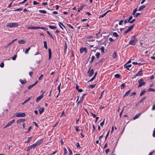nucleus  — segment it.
<instances>
[{
    "label": "nucleus",
    "mask_w": 155,
    "mask_h": 155,
    "mask_svg": "<svg viewBox=\"0 0 155 155\" xmlns=\"http://www.w3.org/2000/svg\"><path fill=\"white\" fill-rule=\"evenodd\" d=\"M137 41V38L135 36H133L132 37V38L129 43V44L132 45H134Z\"/></svg>",
    "instance_id": "1"
},
{
    "label": "nucleus",
    "mask_w": 155,
    "mask_h": 155,
    "mask_svg": "<svg viewBox=\"0 0 155 155\" xmlns=\"http://www.w3.org/2000/svg\"><path fill=\"white\" fill-rule=\"evenodd\" d=\"M6 26L7 27L12 28L14 27H17L18 26V23H7Z\"/></svg>",
    "instance_id": "2"
},
{
    "label": "nucleus",
    "mask_w": 155,
    "mask_h": 155,
    "mask_svg": "<svg viewBox=\"0 0 155 155\" xmlns=\"http://www.w3.org/2000/svg\"><path fill=\"white\" fill-rule=\"evenodd\" d=\"M143 78H141L138 81L139 85L138 87H140L143 85H144L145 83V82H143Z\"/></svg>",
    "instance_id": "3"
},
{
    "label": "nucleus",
    "mask_w": 155,
    "mask_h": 155,
    "mask_svg": "<svg viewBox=\"0 0 155 155\" xmlns=\"http://www.w3.org/2000/svg\"><path fill=\"white\" fill-rule=\"evenodd\" d=\"M16 116L18 117H24L25 116V113L19 112L18 113H16Z\"/></svg>",
    "instance_id": "4"
},
{
    "label": "nucleus",
    "mask_w": 155,
    "mask_h": 155,
    "mask_svg": "<svg viewBox=\"0 0 155 155\" xmlns=\"http://www.w3.org/2000/svg\"><path fill=\"white\" fill-rule=\"evenodd\" d=\"M43 139H41L38 141H37L35 143L37 146L40 145V144L42 143L43 141Z\"/></svg>",
    "instance_id": "5"
},
{
    "label": "nucleus",
    "mask_w": 155,
    "mask_h": 155,
    "mask_svg": "<svg viewBox=\"0 0 155 155\" xmlns=\"http://www.w3.org/2000/svg\"><path fill=\"white\" fill-rule=\"evenodd\" d=\"M43 94H42L40 96L37 97L36 100V102H38L43 98Z\"/></svg>",
    "instance_id": "6"
},
{
    "label": "nucleus",
    "mask_w": 155,
    "mask_h": 155,
    "mask_svg": "<svg viewBox=\"0 0 155 155\" xmlns=\"http://www.w3.org/2000/svg\"><path fill=\"white\" fill-rule=\"evenodd\" d=\"M15 122V120H13L9 122L5 127V128L11 125Z\"/></svg>",
    "instance_id": "7"
},
{
    "label": "nucleus",
    "mask_w": 155,
    "mask_h": 155,
    "mask_svg": "<svg viewBox=\"0 0 155 155\" xmlns=\"http://www.w3.org/2000/svg\"><path fill=\"white\" fill-rule=\"evenodd\" d=\"M143 71L142 69H140V70L138 71L136 75L134 78H135L136 77L141 76L143 74Z\"/></svg>",
    "instance_id": "8"
},
{
    "label": "nucleus",
    "mask_w": 155,
    "mask_h": 155,
    "mask_svg": "<svg viewBox=\"0 0 155 155\" xmlns=\"http://www.w3.org/2000/svg\"><path fill=\"white\" fill-rule=\"evenodd\" d=\"M134 25H132L131 26H130L129 27V28H128V29L127 30V31H128V32H129L130 31L134 28Z\"/></svg>",
    "instance_id": "9"
},
{
    "label": "nucleus",
    "mask_w": 155,
    "mask_h": 155,
    "mask_svg": "<svg viewBox=\"0 0 155 155\" xmlns=\"http://www.w3.org/2000/svg\"><path fill=\"white\" fill-rule=\"evenodd\" d=\"M132 66V65L131 64H128V65H127V64H125L124 65V67L127 68V69L129 70V68H130V67Z\"/></svg>",
    "instance_id": "10"
},
{
    "label": "nucleus",
    "mask_w": 155,
    "mask_h": 155,
    "mask_svg": "<svg viewBox=\"0 0 155 155\" xmlns=\"http://www.w3.org/2000/svg\"><path fill=\"white\" fill-rule=\"evenodd\" d=\"M141 113H140V114H137L135 116H134L133 118V120H134L137 118L141 114Z\"/></svg>",
    "instance_id": "11"
},
{
    "label": "nucleus",
    "mask_w": 155,
    "mask_h": 155,
    "mask_svg": "<svg viewBox=\"0 0 155 155\" xmlns=\"http://www.w3.org/2000/svg\"><path fill=\"white\" fill-rule=\"evenodd\" d=\"M49 52V59H50L51 56V49L49 48L48 49Z\"/></svg>",
    "instance_id": "12"
},
{
    "label": "nucleus",
    "mask_w": 155,
    "mask_h": 155,
    "mask_svg": "<svg viewBox=\"0 0 155 155\" xmlns=\"http://www.w3.org/2000/svg\"><path fill=\"white\" fill-rule=\"evenodd\" d=\"M37 146V145L35 143L30 147V148H31V149H32L33 148H35Z\"/></svg>",
    "instance_id": "13"
},
{
    "label": "nucleus",
    "mask_w": 155,
    "mask_h": 155,
    "mask_svg": "<svg viewBox=\"0 0 155 155\" xmlns=\"http://www.w3.org/2000/svg\"><path fill=\"white\" fill-rule=\"evenodd\" d=\"M131 90H130L128 91L124 95L123 97H124L126 96H127L129 94L130 92L131 91Z\"/></svg>",
    "instance_id": "14"
},
{
    "label": "nucleus",
    "mask_w": 155,
    "mask_h": 155,
    "mask_svg": "<svg viewBox=\"0 0 155 155\" xmlns=\"http://www.w3.org/2000/svg\"><path fill=\"white\" fill-rule=\"evenodd\" d=\"M145 7L146 6L144 5H142L139 8L138 11H140L143 9V8H145Z\"/></svg>",
    "instance_id": "15"
},
{
    "label": "nucleus",
    "mask_w": 155,
    "mask_h": 155,
    "mask_svg": "<svg viewBox=\"0 0 155 155\" xmlns=\"http://www.w3.org/2000/svg\"><path fill=\"white\" fill-rule=\"evenodd\" d=\"M31 97H29L27 100H25L24 102L22 103V105H24L26 103H27L28 101L30 100H31Z\"/></svg>",
    "instance_id": "16"
},
{
    "label": "nucleus",
    "mask_w": 155,
    "mask_h": 155,
    "mask_svg": "<svg viewBox=\"0 0 155 155\" xmlns=\"http://www.w3.org/2000/svg\"><path fill=\"white\" fill-rule=\"evenodd\" d=\"M20 82L22 84H24L25 83H26V81L25 79H24V80H22L21 79H20Z\"/></svg>",
    "instance_id": "17"
},
{
    "label": "nucleus",
    "mask_w": 155,
    "mask_h": 155,
    "mask_svg": "<svg viewBox=\"0 0 155 155\" xmlns=\"http://www.w3.org/2000/svg\"><path fill=\"white\" fill-rule=\"evenodd\" d=\"M48 27L51 29H56L57 28L55 26H53L51 25H49Z\"/></svg>",
    "instance_id": "18"
},
{
    "label": "nucleus",
    "mask_w": 155,
    "mask_h": 155,
    "mask_svg": "<svg viewBox=\"0 0 155 155\" xmlns=\"http://www.w3.org/2000/svg\"><path fill=\"white\" fill-rule=\"evenodd\" d=\"M39 111L40 114H42L44 111V107H42L41 109H39Z\"/></svg>",
    "instance_id": "19"
},
{
    "label": "nucleus",
    "mask_w": 155,
    "mask_h": 155,
    "mask_svg": "<svg viewBox=\"0 0 155 155\" xmlns=\"http://www.w3.org/2000/svg\"><path fill=\"white\" fill-rule=\"evenodd\" d=\"M18 42L19 44H24V43H25L26 42H25V41L24 40H22L18 41Z\"/></svg>",
    "instance_id": "20"
},
{
    "label": "nucleus",
    "mask_w": 155,
    "mask_h": 155,
    "mask_svg": "<svg viewBox=\"0 0 155 155\" xmlns=\"http://www.w3.org/2000/svg\"><path fill=\"white\" fill-rule=\"evenodd\" d=\"M32 137H28V140H27L26 141H25V143H28L29 142H30V141L32 139Z\"/></svg>",
    "instance_id": "21"
},
{
    "label": "nucleus",
    "mask_w": 155,
    "mask_h": 155,
    "mask_svg": "<svg viewBox=\"0 0 155 155\" xmlns=\"http://www.w3.org/2000/svg\"><path fill=\"white\" fill-rule=\"evenodd\" d=\"M47 33L49 35V36L51 37L52 38L54 39V38L51 34L50 32L48 31H47Z\"/></svg>",
    "instance_id": "22"
},
{
    "label": "nucleus",
    "mask_w": 155,
    "mask_h": 155,
    "mask_svg": "<svg viewBox=\"0 0 155 155\" xmlns=\"http://www.w3.org/2000/svg\"><path fill=\"white\" fill-rule=\"evenodd\" d=\"M44 48L46 49H47L48 48V46H47V42L46 41H44Z\"/></svg>",
    "instance_id": "23"
},
{
    "label": "nucleus",
    "mask_w": 155,
    "mask_h": 155,
    "mask_svg": "<svg viewBox=\"0 0 155 155\" xmlns=\"http://www.w3.org/2000/svg\"><path fill=\"white\" fill-rule=\"evenodd\" d=\"M59 25L61 28L62 30H63V28L62 27V26L64 27V26L62 24V23L59 22Z\"/></svg>",
    "instance_id": "24"
},
{
    "label": "nucleus",
    "mask_w": 155,
    "mask_h": 155,
    "mask_svg": "<svg viewBox=\"0 0 155 155\" xmlns=\"http://www.w3.org/2000/svg\"><path fill=\"white\" fill-rule=\"evenodd\" d=\"M94 74V71L93 70V69H92L90 72V73L89 74V75L90 76H91L92 75H93Z\"/></svg>",
    "instance_id": "25"
},
{
    "label": "nucleus",
    "mask_w": 155,
    "mask_h": 155,
    "mask_svg": "<svg viewBox=\"0 0 155 155\" xmlns=\"http://www.w3.org/2000/svg\"><path fill=\"white\" fill-rule=\"evenodd\" d=\"M108 12V11H107V12H105V13H104V14H102V15H101L100 16V18H103V17H104L106 15V14Z\"/></svg>",
    "instance_id": "26"
},
{
    "label": "nucleus",
    "mask_w": 155,
    "mask_h": 155,
    "mask_svg": "<svg viewBox=\"0 0 155 155\" xmlns=\"http://www.w3.org/2000/svg\"><path fill=\"white\" fill-rule=\"evenodd\" d=\"M39 11L40 13H43L44 14H46L47 13L46 11L44 10H39Z\"/></svg>",
    "instance_id": "27"
},
{
    "label": "nucleus",
    "mask_w": 155,
    "mask_h": 155,
    "mask_svg": "<svg viewBox=\"0 0 155 155\" xmlns=\"http://www.w3.org/2000/svg\"><path fill=\"white\" fill-rule=\"evenodd\" d=\"M145 92V90H143V91H142L140 93V96H142L143 94H144Z\"/></svg>",
    "instance_id": "28"
},
{
    "label": "nucleus",
    "mask_w": 155,
    "mask_h": 155,
    "mask_svg": "<svg viewBox=\"0 0 155 155\" xmlns=\"http://www.w3.org/2000/svg\"><path fill=\"white\" fill-rule=\"evenodd\" d=\"M67 44L66 43H65V45H64V52H65L67 49Z\"/></svg>",
    "instance_id": "29"
},
{
    "label": "nucleus",
    "mask_w": 155,
    "mask_h": 155,
    "mask_svg": "<svg viewBox=\"0 0 155 155\" xmlns=\"http://www.w3.org/2000/svg\"><path fill=\"white\" fill-rule=\"evenodd\" d=\"M12 43L11 42L9 43L7 45V46H5V48H8V47L10 46Z\"/></svg>",
    "instance_id": "30"
},
{
    "label": "nucleus",
    "mask_w": 155,
    "mask_h": 155,
    "mask_svg": "<svg viewBox=\"0 0 155 155\" xmlns=\"http://www.w3.org/2000/svg\"><path fill=\"white\" fill-rule=\"evenodd\" d=\"M114 77L117 78H120V75L119 74H117L114 75Z\"/></svg>",
    "instance_id": "31"
},
{
    "label": "nucleus",
    "mask_w": 155,
    "mask_h": 155,
    "mask_svg": "<svg viewBox=\"0 0 155 155\" xmlns=\"http://www.w3.org/2000/svg\"><path fill=\"white\" fill-rule=\"evenodd\" d=\"M146 97H143V98H142L141 99V100L139 102V103L143 102L144 101V100L146 99Z\"/></svg>",
    "instance_id": "32"
},
{
    "label": "nucleus",
    "mask_w": 155,
    "mask_h": 155,
    "mask_svg": "<svg viewBox=\"0 0 155 155\" xmlns=\"http://www.w3.org/2000/svg\"><path fill=\"white\" fill-rule=\"evenodd\" d=\"M96 84L90 85L88 86L89 88H93L95 86Z\"/></svg>",
    "instance_id": "33"
},
{
    "label": "nucleus",
    "mask_w": 155,
    "mask_h": 155,
    "mask_svg": "<svg viewBox=\"0 0 155 155\" xmlns=\"http://www.w3.org/2000/svg\"><path fill=\"white\" fill-rule=\"evenodd\" d=\"M104 47L103 46L101 47L100 48V50H101V52L103 53H104Z\"/></svg>",
    "instance_id": "34"
},
{
    "label": "nucleus",
    "mask_w": 155,
    "mask_h": 155,
    "mask_svg": "<svg viewBox=\"0 0 155 155\" xmlns=\"http://www.w3.org/2000/svg\"><path fill=\"white\" fill-rule=\"evenodd\" d=\"M86 50V48H82L81 49H80V52L81 53H82L84 51Z\"/></svg>",
    "instance_id": "35"
},
{
    "label": "nucleus",
    "mask_w": 155,
    "mask_h": 155,
    "mask_svg": "<svg viewBox=\"0 0 155 155\" xmlns=\"http://www.w3.org/2000/svg\"><path fill=\"white\" fill-rule=\"evenodd\" d=\"M125 87V84L123 83L121 85V89L124 88Z\"/></svg>",
    "instance_id": "36"
},
{
    "label": "nucleus",
    "mask_w": 155,
    "mask_h": 155,
    "mask_svg": "<svg viewBox=\"0 0 155 155\" xmlns=\"http://www.w3.org/2000/svg\"><path fill=\"white\" fill-rule=\"evenodd\" d=\"M23 9L22 8H20L18 9H16L15 10H14L15 11H21Z\"/></svg>",
    "instance_id": "37"
},
{
    "label": "nucleus",
    "mask_w": 155,
    "mask_h": 155,
    "mask_svg": "<svg viewBox=\"0 0 155 155\" xmlns=\"http://www.w3.org/2000/svg\"><path fill=\"white\" fill-rule=\"evenodd\" d=\"M95 58V57L94 56H92L91 58V60L90 62V63H92L93 61H94V59Z\"/></svg>",
    "instance_id": "38"
},
{
    "label": "nucleus",
    "mask_w": 155,
    "mask_h": 155,
    "mask_svg": "<svg viewBox=\"0 0 155 155\" xmlns=\"http://www.w3.org/2000/svg\"><path fill=\"white\" fill-rule=\"evenodd\" d=\"M69 150V155H71L72 154V151L70 149V148L68 149Z\"/></svg>",
    "instance_id": "39"
},
{
    "label": "nucleus",
    "mask_w": 155,
    "mask_h": 155,
    "mask_svg": "<svg viewBox=\"0 0 155 155\" xmlns=\"http://www.w3.org/2000/svg\"><path fill=\"white\" fill-rule=\"evenodd\" d=\"M113 57L114 58H116L117 57V55H116V53L115 52H114L113 54Z\"/></svg>",
    "instance_id": "40"
},
{
    "label": "nucleus",
    "mask_w": 155,
    "mask_h": 155,
    "mask_svg": "<svg viewBox=\"0 0 155 155\" xmlns=\"http://www.w3.org/2000/svg\"><path fill=\"white\" fill-rule=\"evenodd\" d=\"M113 35L116 37H117L118 36V35L117 34V33L116 32H114L113 33Z\"/></svg>",
    "instance_id": "41"
},
{
    "label": "nucleus",
    "mask_w": 155,
    "mask_h": 155,
    "mask_svg": "<svg viewBox=\"0 0 155 155\" xmlns=\"http://www.w3.org/2000/svg\"><path fill=\"white\" fill-rule=\"evenodd\" d=\"M16 57L17 55H15L12 57V58L13 60H15L16 59Z\"/></svg>",
    "instance_id": "42"
},
{
    "label": "nucleus",
    "mask_w": 155,
    "mask_h": 155,
    "mask_svg": "<svg viewBox=\"0 0 155 155\" xmlns=\"http://www.w3.org/2000/svg\"><path fill=\"white\" fill-rule=\"evenodd\" d=\"M130 21H128V20L127 19H126L124 22V24L125 25V24L126 23L128 22V23H130Z\"/></svg>",
    "instance_id": "43"
},
{
    "label": "nucleus",
    "mask_w": 155,
    "mask_h": 155,
    "mask_svg": "<svg viewBox=\"0 0 155 155\" xmlns=\"http://www.w3.org/2000/svg\"><path fill=\"white\" fill-rule=\"evenodd\" d=\"M67 151L66 148L64 149V155H65L67 153Z\"/></svg>",
    "instance_id": "44"
},
{
    "label": "nucleus",
    "mask_w": 155,
    "mask_h": 155,
    "mask_svg": "<svg viewBox=\"0 0 155 155\" xmlns=\"http://www.w3.org/2000/svg\"><path fill=\"white\" fill-rule=\"evenodd\" d=\"M137 11V8H135V9H134L133 12H132L133 15H134V14Z\"/></svg>",
    "instance_id": "45"
},
{
    "label": "nucleus",
    "mask_w": 155,
    "mask_h": 155,
    "mask_svg": "<svg viewBox=\"0 0 155 155\" xmlns=\"http://www.w3.org/2000/svg\"><path fill=\"white\" fill-rule=\"evenodd\" d=\"M104 91H103L101 93V95L100 97H99V99H101L103 97V93H104Z\"/></svg>",
    "instance_id": "46"
},
{
    "label": "nucleus",
    "mask_w": 155,
    "mask_h": 155,
    "mask_svg": "<svg viewBox=\"0 0 155 155\" xmlns=\"http://www.w3.org/2000/svg\"><path fill=\"white\" fill-rule=\"evenodd\" d=\"M75 129L77 131H79V127L78 126H76L75 127Z\"/></svg>",
    "instance_id": "47"
},
{
    "label": "nucleus",
    "mask_w": 155,
    "mask_h": 155,
    "mask_svg": "<svg viewBox=\"0 0 155 155\" xmlns=\"http://www.w3.org/2000/svg\"><path fill=\"white\" fill-rule=\"evenodd\" d=\"M100 55V53H97L95 55L97 58H98Z\"/></svg>",
    "instance_id": "48"
},
{
    "label": "nucleus",
    "mask_w": 155,
    "mask_h": 155,
    "mask_svg": "<svg viewBox=\"0 0 155 155\" xmlns=\"http://www.w3.org/2000/svg\"><path fill=\"white\" fill-rule=\"evenodd\" d=\"M61 83H60L59 85L58 86V91H59V93L60 92V87H61Z\"/></svg>",
    "instance_id": "49"
},
{
    "label": "nucleus",
    "mask_w": 155,
    "mask_h": 155,
    "mask_svg": "<svg viewBox=\"0 0 155 155\" xmlns=\"http://www.w3.org/2000/svg\"><path fill=\"white\" fill-rule=\"evenodd\" d=\"M67 25L69 27L71 28L74 29V27L70 24H67Z\"/></svg>",
    "instance_id": "50"
},
{
    "label": "nucleus",
    "mask_w": 155,
    "mask_h": 155,
    "mask_svg": "<svg viewBox=\"0 0 155 155\" xmlns=\"http://www.w3.org/2000/svg\"><path fill=\"white\" fill-rule=\"evenodd\" d=\"M83 6H81L79 8H78V12H80V10H81L83 8Z\"/></svg>",
    "instance_id": "51"
},
{
    "label": "nucleus",
    "mask_w": 155,
    "mask_h": 155,
    "mask_svg": "<svg viewBox=\"0 0 155 155\" xmlns=\"http://www.w3.org/2000/svg\"><path fill=\"white\" fill-rule=\"evenodd\" d=\"M34 86L33 84H32V85H31L28 87V89H30V88H32Z\"/></svg>",
    "instance_id": "52"
},
{
    "label": "nucleus",
    "mask_w": 155,
    "mask_h": 155,
    "mask_svg": "<svg viewBox=\"0 0 155 155\" xmlns=\"http://www.w3.org/2000/svg\"><path fill=\"white\" fill-rule=\"evenodd\" d=\"M104 120L105 119H104L103 121H102L101 123H100V125L101 126H102L103 125H104Z\"/></svg>",
    "instance_id": "53"
},
{
    "label": "nucleus",
    "mask_w": 155,
    "mask_h": 155,
    "mask_svg": "<svg viewBox=\"0 0 155 155\" xmlns=\"http://www.w3.org/2000/svg\"><path fill=\"white\" fill-rule=\"evenodd\" d=\"M140 13H137L135 15H134V17H137V16H138L139 15H140Z\"/></svg>",
    "instance_id": "54"
},
{
    "label": "nucleus",
    "mask_w": 155,
    "mask_h": 155,
    "mask_svg": "<svg viewBox=\"0 0 155 155\" xmlns=\"http://www.w3.org/2000/svg\"><path fill=\"white\" fill-rule=\"evenodd\" d=\"M4 64L3 62H2L0 64V67L1 68H3L4 66Z\"/></svg>",
    "instance_id": "55"
},
{
    "label": "nucleus",
    "mask_w": 155,
    "mask_h": 155,
    "mask_svg": "<svg viewBox=\"0 0 155 155\" xmlns=\"http://www.w3.org/2000/svg\"><path fill=\"white\" fill-rule=\"evenodd\" d=\"M43 76V75L41 74L39 77L38 80H41Z\"/></svg>",
    "instance_id": "56"
},
{
    "label": "nucleus",
    "mask_w": 155,
    "mask_h": 155,
    "mask_svg": "<svg viewBox=\"0 0 155 155\" xmlns=\"http://www.w3.org/2000/svg\"><path fill=\"white\" fill-rule=\"evenodd\" d=\"M28 0H24L22 2H20L19 3V4H23L26 1H27Z\"/></svg>",
    "instance_id": "57"
},
{
    "label": "nucleus",
    "mask_w": 155,
    "mask_h": 155,
    "mask_svg": "<svg viewBox=\"0 0 155 155\" xmlns=\"http://www.w3.org/2000/svg\"><path fill=\"white\" fill-rule=\"evenodd\" d=\"M83 101L82 100H80L77 103V104L78 105L79 104H81L82 103Z\"/></svg>",
    "instance_id": "58"
},
{
    "label": "nucleus",
    "mask_w": 155,
    "mask_h": 155,
    "mask_svg": "<svg viewBox=\"0 0 155 155\" xmlns=\"http://www.w3.org/2000/svg\"><path fill=\"white\" fill-rule=\"evenodd\" d=\"M30 148V147H27V149H25V150H26V151H28L29 150H31V148Z\"/></svg>",
    "instance_id": "59"
},
{
    "label": "nucleus",
    "mask_w": 155,
    "mask_h": 155,
    "mask_svg": "<svg viewBox=\"0 0 155 155\" xmlns=\"http://www.w3.org/2000/svg\"><path fill=\"white\" fill-rule=\"evenodd\" d=\"M27 29H34V27H28L27 28Z\"/></svg>",
    "instance_id": "60"
},
{
    "label": "nucleus",
    "mask_w": 155,
    "mask_h": 155,
    "mask_svg": "<svg viewBox=\"0 0 155 155\" xmlns=\"http://www.w3.org/2000/svg\"><path fill=\"white\" fill-rule=\"evenodd\" d=\"M19 120L20 122H24L25 121V119H19Z\"/></svg>",
    "instance_id": "61"
},
{
    "label": "nucleus",
    "mask_w": 155,
    "mask_h": 155,
    "mask_svg": "<svg viewBox=\"0 0 155 155\" xmlns=\"http://www.w3.org/2000/svg\"><path fill=\"white\" fill-rule=\"evenodd\" d=\"M123 22V20L120 21L119 23V25H121Z\"/></svg>",
    "instance_id": "62"
},
{
    "label": "nucleus",
    "mask_w": 155,
    "mask_h": 155,
    "mask_svg": "<svg viewBox=\"0 0 155 155\" xmlns=\"http://www.w3.org/2000/svg\"><path fill=\"white\" fill-rule=\"evenodd\" d=\"M153 136L154 137H155V129H154V130L153 131Z\"/></svg>",
    "instance_id": "63"
},
{
    "label": "nucleus",
    "mask_w": 155,
    "mask_h": 155,
    "mask_svg": "<svg viewBox=\"0 0 155 155\" xmlns=\"http://www.w3.org/2000/svg\"><path fill=\"white\" fill-rule=\"evenodd\" d=\"M39 4L36 1H34L33 2V4L34 5H37V4Z\"/></svg>",
    "instance_id": "64"
}]
</instances>
